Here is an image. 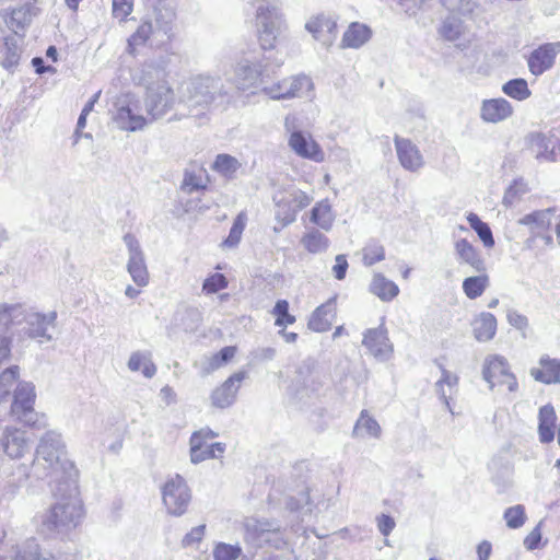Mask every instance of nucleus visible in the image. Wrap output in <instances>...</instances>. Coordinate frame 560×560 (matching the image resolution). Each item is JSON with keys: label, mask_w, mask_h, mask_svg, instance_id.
I'll use <instances>...</instances> for the list:
<instances>
[{"label": "nucleus", "mask_w": 560, "mask_h": 560, "mask_svg": "<svg viewBox=\"0 0 560 560\" xmlns=\"http://www.w3.org/2000/svg\"><path fill=\"white\" fill-rule=\"evenodd\" d=\"M236 98L228 79L219 75L197 74L183 82L178 90V104L192 117H203L210 110H225Z\"/></svg>", "instance_id": "f257e3e1"}, {"label": "nucleus", "mask_w": 560, "mask_h": 560, "mask_svg": "<svg viewBox=\"0 0 560 560\" xmlns=\"http://www.w3.org/2000/svg\"><path fill=\"white\" fill-rule=\"evenodd\" d=\"M32 471L37 479H49L50 487L68 485V491H74V482H78V469L67 456L61 435L55 431L42 436Z\"/></svg>", "instance_id": "f03ea898"}, {"label": "nucleus", "mask_w": 560, "mask_h": 560, "mask_svg": "<svg viewBox=\"0 0 560 560\" xmlns=\"http://www.w3.org/2000/svg\"><path fill=\"white\" fill-rule=\"evenodd\" d=\"M50 488L58 501L42 515L39 528L48 538H63L80 524L83 517V506L78 498V482H74V491H68V485Z\"/></svg>", "instance_id": "7ed1b4c3"}, {"label": "nucleus", "mask_w": 560, "mask_h": 560, "mask_svg": "<svg viewBox=\"0 0 560 560\" xmlns=\"http://www.w3.org/2000/svg\"><path fill=\"white\" fill-rule=\"evenodd\" d=\"M0 320L11 323L13 327H20L16 331L19 340L30 338L38 343L49 342L52 340L50 328H55L57 322V312L52 311L48 314L35 312L21 303H1Z\"/></svg>", "instance_id": "20e7f679"}, {"label": "nucleus", "mask_w": 560, "mask_h": 560, "mask_svg": "<svg viewBox=\"0 0 560 560\" xmlns=\"http://www.w3.org/2000/svg\"><path fill=\"white\" fill-rule=\"evenodd\" d=\"M140 84L145 88V108L152 119L163 117L174 105L175 94L166 80V71L153 63L141 70Z\"/></svg>", "instance_id": "39448f33"}, {"label": "nucleus", "mask_w": 560, "mask_h": 560, "mask_svg": "<svg viewBox=\"0 0 560 560\" xmlns=\"http://www.w3.org/2000/svg\"><path fill=\"white\" fill-rule=\"evenodd\" d=\"M244 541L258 549L270 547L276 550L288 546L285 529L276 520L247 518L244 523Z\"/></svg>", "instance_id": "423d86ee"}, {"label": "nucleus", "mask_w": 560, "mask_h": 560, "mask_svg": "<svg viewBox=\"0 0 560 560\" xmlns=\"http://www.w3.org/2000/svg\"><path fill=\"white\" fill-rule=\"evenodd\" d=\"M258 40L264 50L276 47L278 38L287 31L281 11L269 4H260L256 13Z\"/></svg>", "instance_id": "0eeeda50"}, {"label": "nucleus", "mask_w": 560, "mask_h": 560, "mask_svg": "<svg viewBox=\"0 0 560 560\" xmlns=\"http://www.w3.org/2000/svg\"><path fill=\"white\" fill-rule=\"evenodd\" d=\"M161 493L168 514L182 516L187 512L191 501V490L184 477L176 474L167 478L161 488Z\"/></svg>", "instance_id": "6e6552de"}, {"label": "nucleus", "mask_w": 560, "mask_h": 560, "mask_svg": "<svg viewBox=\"0 0 560 560\" xmlns=\"http://www.w3.org/2000/svg\"><path fill=\"white\" fill-rule=\"evenodd\" d=\"M482 378L492 390L497 385H506L509 392L517 390L518 384L515 375L510 371L508 360L500 354H489L482 365Z\"/></svg>", "instance_id": "1a4fd4ad"}, {"label": "nucleus", "mask_w": 560, "mask_h": 560, "mask_svg": "<svg viewBox=\"0 0 560 560\" xmlns=\"http://www.w3.org/2000/svg\"><path fill=\"white\" fill-rule=\"evenodd\" d=\"M35 387L32 383L20 382L14 390L10 413L18 421L31 425L35 422Z\"/></svg>", "instance_id": "9d476101"}, {"label": "nucleus", "mask_w": 560, "mask_h": 560, "mask_svg": "<svg viewBox=\"0 0 560 560\" xmlns=\"http://www.w3.org/2000/svg\"><path fill=\"white\" fill-rule=\"evenodd\" d=\"M122 240L128 250L127 271L138 287H145L149 283V271L141 245L131 233L125 234Z\"/></svg>", "instance_id": "9b49d317"}, {"label": "nucleus", "mask_w": 560, "mask_h": 560, "mask_svg": "<svg viewBox=\"0 0 560 560\" xmlns=\"http://www.w3.org/2000/svg\"><path fill=\"white\" fill-rule=\"evenodd\" d=\"M526 142L528 151L539 162H556L560 155V140L555 136L533 132Z\"/></svg>", "instance_id": "f8f14e48"}, {"label": "nucleus", "mask_w": 560, "mask_h": 560, "mask_svg": "<svg viewBox=\"0 0 560 560\" xmlns=\"http://www.w3.org/2000/svg\"><path fill=\"white\" fill-rule=\"evenodd\" d=\"M362 345L380 361H387L393 353V345L384 326L368 329L363 335Z\"/></svg>", "instance_id": "ddd939ff"}, {"label": "nucleus", "mask_w": 560, "mask_h": 560, "mask_svg": "<svg viewBox=\"0 0 560 560\" xmlns=\"http://www.w3.org/2000/svg\"><path fill=\"white\" fill-rule=\"evenodd\" d=\"M394 144L398 161L406 171L416 173L423 167V155L410 139L396 135L394 137Z\"/></svg>", "instance_id": "4468645a"}, {"label": "nucleus", "mask_w": 560, "mask_h": 560, "mask_svg": "<svg viewBox=\"0 0 560 560\" xmlns=\"http://www.w3.org/2000/svg\"><path fill=\"white\" fill-rule=\"evenodd\" d=\"M152 19L155 32L162 37L170 39L173 36V30L176 21V11L173 3L168 0H158L153 7Z\"/></svg>", "instance_id": "2eb2a0df"}, {"label": "nucleus", "mask_w": 560, "mask_h": 560, "mask_svg": "<svg viewBox=\"0 0 560 560\" xmlns=\"http://www.w3.org/2000/svg\"><path fill=\"white\" fill-rule=\"evenodd\" d=\"M236 92L247 91L257 85H264L262 66L260 63L253 65L248 61L241 62L235 68L234 83L230 82Z\"/></svg>", "instance_id": "dca6fc26"}, {"label": "nucleus", "mask_w": 560, "mask_h": 560, "mask_svg": "<svg viewBox=\"0 0 560 560\" xmlns=\"http://www.w3.org/2000/svg\"><path fill=\"white\" fill-rule=\"evenodd\" d=\"M305 30L326 48H329L337 37L336 21L325 14L311 18L305 24Z\"/></svg>", "instance_id": "f3484780"}, {"label": "nucleus", "mask_w": 560, "mask_h": 560, "mask_svg": "<svg viewBox=\"0 0 560 560\" xmlns=\"http://www.w3.org/2000/svg\"><path fill=\"white\" fill-rule=\"evenodd\" d=\"M559 51L560 43L544 44L533 50L527 60L530 73L538 77L549 70L553 66Z\"/></svg>", "instance_id": "a211bd4d"}, {"label": "nucleus", "mask_w": 560, "mask_h": 560, "mask_svg": "<svg viewBox=\"0 0 560 560\" xmlns=\"http://www.w3.org/2000/svg\"><path fill=\"white\" fill-rule=\"evenodd\" d=\"M246 372L240 371L231 375L221 386L211 394L212 405L217 408H228L234 404L241 383L245 380Z\"/></svg>", "instance_id": "6ab92c4d"}, {"label": "nucleus", "mask_w": 560, "mask_h": 560, "mask_svg": "<svg viewBox=\"0 0 560 560\" xmlns=\"http://www.w3.org/2000/svg\"><path fill=\"white\" fill-rule=\"evenodd\" d=\"M0 446L9 457H22L28 448L25 432L19 429L5 427L0 438Z\"/></svg>", "instance_id": "aec40b11"}, {"label": "nucleus", "mask_w": 560, "mask_h": 560, "mask_svg": "<svg viewBox=\"0 0 560 560\" xmlns=\"http://www.w3.org/2000/svg\"><path fill=\"white\" fill-rule=\"evenodd\" d=\"M336 298L329 299L326 303L317 306L311 314L307 327L316 332L328 331L336 317Z\"/></svg>", "instance_id": "412c9836"}, {"label": "nucleus", "mask_w": 560, "mask_h": 560, "mask_svg": "<svg viewBox=\"0 0 560 560\" xmlns=\"http://www.w3.org/2000/svg\"><path fill=\"white\" fill-rule=\"evenodd\" d=\"M513 107L505 98L485 100L480 108V117L486 122L498 124L511 117Z\"/></svg>", "instance_id": "4be33fe9"}, {"label": "nucleus", "mask_w": 560, "mask_h": 560, "mask_svg": "<svg viewBox=\"0 0 560 560\" xmlns=\"http://www.w3.org/2000/svg\"><path fill=\"white\" fill-rule=\"evenodd\" d=\"M289 145L300 156L319 162L323 160V151L319 145L302 131H294L290 136Z\"/></svg>", "instance_id": "5701e85b"}, {"label": "nucleus", "mask_w": 560, "mask_h": 560, "mask_svg": "<svg viewBox=\"0 0 560 560\" xmlns=\"http://www.w3.org/2000/svg\"><path fill=\"white\" fill-rule=\"evenodd\" d=\"M540 368H533L530 375L542 384H560V359L544 354L539 359Z\"/></svg>", "instance_id": "b1692460"}, {"label": "nucleus", "mask_w": 560, "mask_h": 560, "mask_svg": "<svg viewBox=\"0 0 560 560\" xmlns=\"http://www.w3.org/2000/svg\"><path fill=\"white\" fill-rule=\"evenodd\" d=\"M113 119L119 129L127 131L140 130L147 124L145 118L135 113L129 104L117 107Z\"/></svg>", "instance_id": "393cba45"}, {"label": "nucleus", "mask_w": 560, "mask_h": 560, "mask_svg": "<svg viewBox=\"0 0 560 560\" xmlns=\"http://www.w3.org/2000/svg\"><path fill=\"white\" fill-rule=\"evenodd\" d=\"M198 438L190 439V460L194 464H199L208 458H220L225 452V444L221 442H215L206 445L201 444V442L197 441Z\"/></svg>", "instance_id": "a878e982"}, {"label": "nucleus", "mask_w": 560, "mask_h": 560, "mask_svg": "<svg viewBox=\"0 0 560 560\" xmlns=\"http://www.w3.org/2000/svg\"><path fill=\"white\" fill-rule=\"evenodd\" d=\"M472 332L480 342L491 340L497 332V318L493 314L483 312L472 323Z\"/></svg>", "instance_id": "bb28decb"}, {"label": "nucleus", "mask_w": 560, "mask_h": 560, "mask_svg": "<svg viewBox=\"0 0 560 560\" xmlns=\"http://www.w3.org/2000/svg\"><path fill=\"white\" fill-rule=\"evenodd\" d=\"M538 434L541 443H550L555 439L556 412L551 405H545L538 413Z\"/></svg>", "instance_id": "cd10ccee"}, {"label": "nucleus", "mask_w": 560, "mask_h": 560, "mask_svg": "<svg viewBox=\"0 0 560 560\" xmlns=\"http://www.w3.org/2000/svg\"><path fill=\"white\" fill-rule=\"evenodd\" d=\"M371 37V30L361 23H351L341 40L342 48H360Z\"/></svg>", "instance_id": "c85d7f7f"}, {"label": "nucleus", "mask_w": 560, "mask_h": 560, "mask_svg": "<svg viewBox=\"0 0 560 560\" xmlns=\"http://www.w3.org/2000/svg\"><path fill=\"white\" fill-rule=\"evenodd\" d=\"M455 250L459 259L469 266L477 272L486 270L483 259L477 249L465 238H462L455 243Z\"/></svg>", "instance_id": "c756f323"}, {"label": "nucleus", "mask_w": 560, "mask_h": 560, "mask_svg": "<svg viewBox=\"0 0 560 560\" xmlns=\"http://www.w3.org/2000/svg\"><path fill=\"white\" fill-rule=\"evenodd\" d=\"M382 429L378 422L369 415L368 410H362L358 418L352 435L358 438H374L381 436Z\"/></svg>", "instance_id": "7c9ffc66"}, {"label": "nucleus", "mask_w": 560, "mask_h": 560, "mask_svg": "<svg viewBox=\"0 0 560 560\" xmlns=\"http://www.w3.org/2000/svg\"><path fill=\"white\" fill-rule=\"evenodd\" d=\"M370 291L378 296L382 301H392L399 293L398 285L385 278L382 273H377L373 277L370 284Z\"/></svg>", "instance_id": "2f4dec72"}, {"label": "nucleus", "mask_w": 560, "mask_h": 560, "mask_svg": "<svg viewBox=\"0 0 560 560\" xmlns=\"http://www.w3.org/2000/svg\"><path fill=\"white\" fill-rule=\"evenodd\" d=\"M310 220L324 231H329L332 228L335 215L327 199L317 202L313 207Z\"/></svg>", "instance_id": "473e14b6"}, {"label": "nucleus", "mask_w": 560, "mask_h": 560, "mask_svg": "<svg viewBox=\"0 0 560 560\" xmlns=\"http://www.w3.org/2000/svg\"><path fill=\"white\" fill-rule=\"evenodd\" d=\"M518 223L529 226L534 236H540V232L547 230L551 223V210L534 211L521 218Z\"/></svg>", "instance_id": "72a5a7b5"}, {"label": "nucleus", "mask_w": 560, "mask_h": 560, "mask_svg": "<svg viewBox=\"0 0 560 560\" xmlns=\"http://www.w3.org/2000/svg\"><path fill=\"white\" fill-rule=\"evenodd\" d=\"M20 42L21 39L15 34L4 38L5 57L1 60V66L9 71H12L19 65L22 51Z\"/></svg>", "instance_id": "f704fd0d"}, {"label": "nucleus", "mask_w": 560, "mask_h": 560, "mask_svg": "<svg viewBox=\"0 0 560 560\" xmlns=\"http://www.w3.org/2000/svg\"><path fill=\"white\" fill-rule=\"evenodd\" d=\"M241 166L242 164L236 158L221 153L215 156L212 168L223 177L232 179L235 177Z\"/></svg>", "instance_id": "c9c22d12"}, {"label": "nucleus", "mask_w": 560, "mask_h": 560, "mask_svg": "<svg viewBox=\"0 0 560 560\" xmlns=\"http://www.w3.org/2000/svg\"><path fill=\"white\" fill-rule=\"evenodd\" d=\"M329 243V238L316 229H312L301 238V244L311 254L326 252Z\"/></svg>", "instance_id": "e433bc0d"}, {"label": "nucleus", "mask_w": 560, "mask_h": 560, "mask_svg": "<svg viewBox=\"0 0 560 560\" xmlns=\"http://www.w3.org/2000/svg\"><path fill=\"white\" fill-rule=\"evenodd\" d=\"M128 369L132 372H137L142 368V374L151 378L156 373V366L150 359V353L135 351L130 354L128 360Z\"/></svg>", "instance_id": "4c0bfd02"}, {"label": "nucleus", "mask_w": 560, "mask_h": 560, "mask_svg": "<svg viewBox=\"0 0 560 560\" xmlns=\"http://www.w3.org/2000/svg\"><path fill=\"white\" fill-rule=\"evenodd\" d=\"M32 21V7L30 4H24L22 7L12 9L10 13L9 20H7V24L10 28L13 30L14 34L18 35V32L24 30Z\"/></svg>", "instance_id": "58836bf2"}, {"label": "nucleus", "mask_w": 560, "mask_h": 560, "mask_svg": "<svg viewBox=\"0 0 560 560\" xmlns=\"http://www.w3.org/2000/svg\"><path fill=\"white\" fill-rule=\"evenodd\" d=\"M467 221L470 228L477 233L485 247L491 248L494 246L493 234L488 223L481 221L474 212L468 213Z\"/></svg>", "instance_id": "ea45409f"}, {"label": "nucleus", "mask_w": 560, "mask_h": 560, "mask_svg": "<svg viewBox=\"0 0 560 560\" xmlns=\"http://www.w3.org/2000/svg\"><path fill=\"white\" fill-rule=\"evenodd\" d=\"M287 83V98L301 97L306 95L307 92L313 88L312 80L305 74L288 78Z\"/></svg>", "instance_id": "a19ab883"}, {"label": "nucleus", "mask_w": 560, "mask_h": 560, "mask_svg": "<svg viewBox=\"0 0 560 560\" xmlns=\"http://www.w3.org/2000/svg\"><path fill=\"white\" fill-rule=\"evenodd\" d=\"M151 36L159 37L160 35L158 32H155L152 19L147 16L143 19L137 31L128 39V45L131 48L141 46L145 44Z\"/></svg>", "instance_id": "79ce46f5"}, {"label": "nucleus", "mask_w": 560, "mask_h": 560, "mask_svg": "<svg viewBox=\"0 0 560 560\" xmlns=\"http://www.w3.org/2000/svg\"><path fill=\"white\" fill-rule=\"evenodd\" d=\"M46 555L40 552V548L35 538H30L16 546L14 560H42Z\"/></svg>", "instance_id": "37998d69"}, {"label": "nucleus", "mask_w": 560, "mask_h": 560, "mask_svg": "<svg viewBox=\"0 0 560 560\" xmlns=\"http://www.w3.org/2000/svg\"><path fill=\"white\" fill-rule=\"evenodd\" d=\"M489 284V277L487 275L468 277L463 281V290L465 294L475 300L479 298Z\"/></svg>", "instance_id": "c03bdc74"}, {"label": "nucleus", "mask_w": 560, "mask_h": 560, "mask_svg": "<svg viewBox=\"0 0 560 560\" xmlns=\"http://www.w3.org/2000/svg\"><path fill=\"white\" fill-rule=\"evenodd\" d=\"M502 91L508 96L517 101H524L532 94L530 90L528 89L527 81L521 78L512 79L505 82L502 86Z\"/></svg>", "instance_id": "a18cd8bd"}, {"label": "nucleus", "mask_w": 560, "mask_h": 560, "mask_svg": "<svg viewBox=\"0 0 560 560\" xmlns=\"http://www.w3.org/2000/svg\"><path fill=\"white\" fill-rule=\"evenodd\" d=\"M20 368L12 365L0 374V404L10 396L11 388L18 381Z\"/></svg>", "instance_id": "49530a36"}, {"label": "nucleus", "mask_w": 560, "mask_h": 560, "mask_svg": "<svg viewBox=\"0 0 560 560\" xmlns=\"http://www.w3.org/2000/svg\"><path fill=\"white\" fill-rule=\"evenodd\" d=\"M439 366L442 372V376L435 383L436 393H438L440 399L445 404L447 409L451 411V406H450L448 397L444 390V385H447L450 387L456 386L458 383V376L455 374H452L442 364H440Z\"/></svg>", "instance_id": "de8ad7c7"}, {"label": "nucleus", "mask_w": 560, "mask_h": 560, "mask_svg": "<svg viewBox=\"0 0 560 560\" xmlns=\"http://www.w3.org/2000/svg\"><path fill=\"white\" fill-rule=\"evenodd\" d=\"M12 328L11 323L0 320V365L11 355Z\"/></svg>", "instance_id": "09e8293b"}, {"label": "nucleus", "mask_w": 560, "mask_h": 560, "mask_svg": "<svg viewBox=\"0 0 560 560\" xmlns=\"http://www.w3.org/2000/svg\"><path fill=\"white\" fill-rule=\"evenodd\" d=\"M385 258L384 246L375 241H370L363 248V264L365 266H373Z\"/></svg>", "instance_id": "8fccbe9b"}, {"label": "nucleus", "mask_w": 560, "mask_h": 560, "mask_svg": "<svg viewBox=\"0 0 560 560\" xmlns=\"http://www.w3.org/2000/svg\"><path fill=\"white\" fill-rule=\"evenodd\" d=\"M271 313L276 316L275 325L279 327L292 325L296 320L295 316L289 313V302L287 300H278Z\"/></svg>", "instance_id": "3c124183"}, {"label": "nucleus", "mask_w": 560, "mask_h": 560, "mask_svg": "<svg viewBox=\"0 0 560 560\" xmlns=\"http://www.w3.org/2000/svg\"><path fill=\"white\" fill-rule=\"evenodd\" d=\"M246 220L247 217L244 212L237 214V217L234 219L229 236L223 242L225 246L233 247L240 243L241 236L246 225Z\"/></svg>", "instance_id": "603ef678"}, {"label": "nucleus", "mask_w": 560, "mask_h": 560, "mask_svg": "<svg viewBox=\"0 0 560 560\" xmlns=\"http://www.w3.org/2000/svg\"><path fill=\"white\" fill-rule=\"evenodd\" d=\"M241 555L242 548L238 544L219 542L213 548L214 560H236Z\"/></svg>", "instance_id": "864d4df0"}, {"label": "nucleus", "mask_w": 560, "mask_h": 560, "mask_svg": "<svg viewBox=\"0 0 560 560\" xmlns=\"http://www.w3.org/2000/svg\"><path fill=\"white\" fill-rule=\"evenodd\" d=\"M508 527L516 529L524 525L526 520L525 508L522 504H517L508 508L503 515Z\"/></svg>", "instance_id": "5fc2aeb1"}, {"label": "nucleus", "mask_w": 560, "mask_h": 560, "mask_svg": "<svg viewBox=\"0 0 560 560\" xmlns=\"http://www.w3.org/2000/svg\"><path fill=\"white\" fill-rule=\"evenodd\" d=\"M298 211L287 199L277 202L276 219L281 222L282 226H287L295 221Z\"/></svg>", "instance_id": "6e6d98bb"}, {"label": "nucleus", "mask_w": 560, "mask_h": 560, "mask_svg": "<svg viewBox=\"0 0 560 560\" xmlns=\"http://www.w3.org/2000/svg\"><path fill=\"white\" fill-rule=\"evenodd\" d=\"M228 280L222 273H213L208 277L202 284V290L208 294L217 293L218 291L228 287Z\"/></svg>", "instance_id": "4d7b16f0"}, {"label": "nucleus", "mask_w": 560, "mask_h": 560, "mask_svg": "<svg viewBox=\"0 0 560 560\" xmlns=\"http://www.w3.org/2000/svg\"><path fill=\"white\" fill-rule=\"evenodd\" d=\"M440 34L443 38L450 42L458 39L460 36L458 21L454 18L445 19L440 28Z\"/></svg>", "instance_id": "13d9d810"}, {"label": "nucleus", "mask_w": 560, "mask_h": 560, "mask_svg": "<svg viewBox=\"0 0 560 560\" xmlns=\"http://www.w3.org/2000/svg\"><path fill=\"white\" fill-rule=\"evenodd\" d=\"M133 0H113L112 12L115 19L124 22L127 16L132 12Z\"/></svg>", "instance_id": "bf43d9fd"}, {"label": "nucleus", "mask_w": 560, "mask_h": 560, "mask_svg": "<svg viewBox=\"0 0 560 560\" xmlns=\"http://www.w3.org/2000/svg\"><path fill=\"white\" fill-rule=\"evenodd\" d=\"M285 90H288L287 79L272 83L270 85L264 83L261 88V91L272 100L287 98Z\"/></svg>", "instance_id": "052dcab7"}, {"label": "nucleus", "mask_w": 560, "mask_h": 560, "mask_svg": "<svg viewBox=\"0 0 560 560\" xmlns=\"http://www.w3.org/2000/svg\"><path fill=\"white\" fill-rule=\"evenodd\" d=\"M205 186L202 184V179L200 176L196 175L194 172L185 171L184 178L180 185V189L184 192L191 194L199 189H202Z\"/></svg>", "instance_id": "680f3d73"}, {"label": "nucleus", "mask_w": 560, "mask_h": 560, "mask_svg": "<svg viewBox=\"0 0 560 560\" xmlns=\"http://www.w3.org/2000/svg\"><path fill=\"white\" fill-rule=\"evenodd\" d=\"M313 200V197L307 195L306 192L295 189L290 194V199L287 201L292 205V207L299 212L300 210L306 208Z\"/></svg>", "instance_id": "e2e57ef3"}, {"label": "nucleus", "mask_w": 560, "mask_h": 560, "mask_svg": "<svg viewBox=\"0 0 560 560\" xmlns=\"http://www.w3.org/2000/svg\"><path fill=\"white\" fill-rule=\"evenodd\" d=\"M310 504V494L307 491H301L298 497H289L285 502L288 510L292 512L300 511Z\"/></svg>", "instance_id": "0e129e2a"}, {"label": "nucleus", "mask_w": 560, "mask_h": 560, "mask_svg": "<svg viewBox=\"0 0 560 560\" xmlns=\"http://www.w3.org/2000/svg\"><path fill=\"white\" fill-rule=\"evenodd\" d=\"M525 192V188L523 187V184H518L517 182H514L513 185H511L504 192L503 196V205L506 207H512L515 200L518 198L520 195Z\"/></svg>", "instance_id": "69168bd1"}, {"label": "nucleus", "mask_w": 560, "mask_h": 560, "mask_svg": "<svg viewBox=\"0 0 560 560\" xmlns=\"http://www.w3.org/2000/svg\"><path fill=\"white\" fill-rule=\"evenodd\" d=\"M506 319L511 326L518 330H526L528 327V319L525 315L518 313L516 310H509Z\"/></svg>", "instance_id": "338daca9"}, {"label": "nucleus", "mask_w": 560, "mask_h": 560, "mask_svg": "<svg viewBox=\"0 0 560 560\" xmlns=\"http://www.w3.org/2000/svg\"><path fill=\"white\" fill-rule=\"evenodd\" d=\"M205 528H206L205 525H199V526L191 528V530L184 536V538L182 540V545L184 547H188L196 542H199L205 535Z\"/></svg>", "instance_id": "774afa93"}]
</instances>
